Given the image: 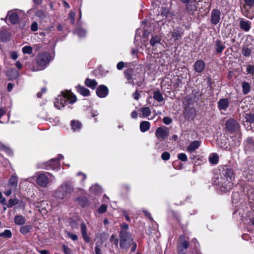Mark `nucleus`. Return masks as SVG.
Instances as JSON below:
<instances>
[{
	"label": "nucleus",
	"instance_id": "f257e3e1",
	"mask_svg": "<svg viewBox=\"0 0 254 254\" xmlns=\"http://www.w3.org/2000/svg\"><path fill=\"white\" fill-rule=\"evenodd\" d=\"M235 175L232 169L225 166L219 175H216L213 179V184L218 186L222 192L230 190L233 187Z\"/></svg>",
	"mask_w": 254,
	"mask_h": 254
},
{
	"label": "nucleus",
	"instance_id": "f03ea898",
	"mask_svg": "<svg viewBox=\"0 0 254 254\" xmlns=\"http://www.w3.org/2000/svg\"><path fill=\"white\" fill-rule=\"evenodd\" d=\"M73 190L74 187L72 183L70 181H65L56 190L54 193V197L59 203L67 202Z\"/></svg>",
	"mask_w": 254,
	"mask_h": 254
},
{
	"label": "nucleus",
	"instance_id": "7ed1b4c3",
	"mask_svg": "<svg viewBox=\"0 0 254 254\" xmlns=\"http://www.w3.org/2000/svg\"><path fill=\"white\" fill-rule=\"evenodd\" d=\"M76 101V97L70 92H62L55 99L54 106L58 109H61L68 104H73Z\"/></svg>",
	"mask_w": 254,
	"mask_h": 254
},
{
	"label": "nucleus",
	"instance_id": "20e7f679",
	"mask_svg": "<svg viewBox=\"0 0 254 254\" xmlns=\"http://www.w3.org/2000/svg\"><path fill=\"white\" fill-rule=\"evenodd\" d=\"M120 248L122 249L127 250L133 244V239L129 232L125 231H121L119 234Z\"/></svg>",
	"mask_w": 254,
	"mask_h": 254
},
{
	"label": "nucleus",
	"instance_id": "39448f33",
	"mask_svg": "<svg viewBox=\"0 0 254 254\" xmlns=\"http://www.w3.org/2000/svg\"><path fill=\"white\" fill-rule=\"evenodd\" d=\"M53 59L54 56H51L48 52H45L40 54L37 59V63L41 67L40 69H44Z\"/></svg>",
	"mask_w": 254,
	"mask_h": 254
},
{
	"label": "nucleus",
	"instance_id": "423d86ee",
	"mask_svg": "<svg viewBox=\"0 0 254 254\" xmlns=\"http://www.w3.org/2000/svg\"><path fill=\"white\" fill-rule=\"evenodd\" d=\"M18 186V177L15 174H13L10 177L7 182L8 189L4 191V193L6 196H10L12 192L15 191L17 189Z\"/></svg>",
	"mask_w": 254,
	"mask_h": 254
},
{
	"label": "nucleus",
	"instance_id": "0eeeda50",
	"mask_svg": "<svg viewBox=\"0 0 254 254\" xmlns=\"http://www.w3.org/2000/svg\"><path fill=\"white\" fill-rule=\"evenodd\" d=\"M245 4L242 9L244 15L249 19L254 17V0H244Z\"/></svg>",
	"mask_w": 254,
	"mask_h": 254
},
{
	"label": "nucleus",
	"instance_id": "6e6552de",
	"mask_svg": "<svg viewBox=\"0 0 254 254\" xmlns=\"http://www.w3.org/2000/svg\"><path fill=\"white\" fill-rule=\"evenodd\" d=\"M54 178L53 175L49 172H43L39 174L36 179V183L43 188L48 186L50 179Z\"/></svg>",
	"mask_w": 254,
	"mask_h": 254
},
{
	"label": "nucleus",
	"instance_id": "1a4fd4ad",
	"mask_svg": "<svg viewBox=\"0 0 254 254\" xmlns=\"http://www.w3.org/2000/svg\"><path fill=\"white\" fill-rule=\"evenodd\" d=\"M24 15V12L19 9H13L8 11L7 14L10 22L13 24L18 23L20 18Z\"/></svg>",
	"mask_w": 254,
	"mask_h": 254
},
{
	"label": "nucleus",
	"instance_id": "9d476101",
	"mask_svg": "<svg viewBox=\"0 0 254 254\" xmlns=\"http://www.w3.org/2000/svg\"><path fill=\"white\" fill-rule=\"evenodd\" d=\"M63 158L64 156L62 155L59 154L58 158L51 159L49 161L46 163L45 169H52L56 171L59 170L60 168L59 161Z\"/></svg>",
	"mask_w": 254,
	"mask_h": 254
},
{
	"label": "nucleus",
	"instance_id": "9b49d317",
	"mask_svg": "<svg viewBox=\"0 0 254 254\" xmlns=\"http://www.w3.org/2000/svg\"><path fill=\"white\" fill-rule=\"evenodd\" d=\"M189 247V243L185 240V237L181 236L177 244V250L178 254H186L187 250Z\"/></svg>",
	"mask_w": 254,
	"mask_h": 254
},
{
	"label": "nucleus",
	"instance_id": "f8f14e48",
	"mask_svg": "<svg viewBox=\"0 0 254 254\" xmlns=\"http://www.w3.org/2000/svg\"><path fill=\"white\" fill-rule=\"evenodd\" d=\"M227 129L230 132H234L239 130L240 125L239 123L234 119H229L226 124Z\"/></svg>",
	"mask_w": 254,
	"mask_h": 254
},
{
	"label": "nucleus",
	"instance_id": "ddd939ff",
	"mask_svg": "<svg viewBox=\"0 0 254 254\" xmlns=\"http://www.w3.org/2000/svg\"><path fill=\"white\" fill-rule=\"evenodd\" d=\"M244 125L248 130H253V127L249 124L254 123V114H246L243 119Z\"/></svg>",
	"mask_w": 254,
	"mask_h": 254
},
{
	"label": "nucleus",
	"instance_id": "4468645a",
	"mask_svg": "<svg viewBox=\"0 0 254 254\" xmlns=\"http://www.w3.org/2000/svg\"><path fill=\"white\" fill-rule=\"evenodd\" d=\"M107 238L108 236L106 233H103L101 234L100 240L97 241L96 243V246L95 247V254H102L101 247Z\"/></svg>",
	"mask_w": 254,
	"mask_h": 254
},
{
	"label": "nucleus",
	"instance_id": "2eb2a0df",
	"mask_svg": "<svg viewBox=\"0 0 254 254\" xmlns=\"http://www.w3.org/2000/svg\"><path fill=\"white\" fill-rule=\"evenodd\" d=\"M155 135L160 140H163L169 135V132L166 127H159L155 131Z\"/></svg>",
	"mask_w": 254,
	"mask_h": 254
},
{
	"label": "nucleus",
	"instance_id": "dca6fc26",
	"mask_svg": "<svg viewBox=\"0 0 254 254\" xmlns=\"http://www.w3.org/2000/svg\"><path fill=\"white\" fill-rule=\"evenodd\" d=\"M221 12L217 9H214L211 12V22L217 25L220 20Z\"/></svg>",
	"mask_w": 254,
	"mask_h": 254
},
{
	"label": "nucleus",
	"instance_id": "f3484780",
	"mask_svg": "<svg viewBox=\"0 0 254 254\" xmlns=\"http://www.w3.org/2000/svg\"><path fill=\"white\" fill-rule=\"evenodd\" d=\"M183 36V30L180 27H176L175 28L172 33L171 38V40L176 41L180 40Z\"/></svg>",
	"mask_w": 254,
	"mask_h": 254
},
{
	"label": "nucleus",
	"instance_id": "a211bd4d",
	"mask_svg": "<svg viewBox=\"0 0 254 254\" xmlns=\"http://www.w3.org/2000/svg\"><path fill=\"white\" fill-rule=\"evenodd\" d=\"M186 4V10L190 14H193V12L196 10L197 7L195 0H190V2H187Z\"/></svg>",
	"mask_w": 254,
	"mask_h": 254
},
{
	"label": "nucleus",
	"instance_id": "6ab92c4d",
	"mask_svg": "<svg viewBox=\"0 0 254 254\" xmlns=\"http://www.w3.org/2000/svg\"><path fill=\"white\" fill-rule=\"evenodd\" d=\"M108 89L106 86L101 85L97 88L96 92L98 97L104 98L108 95Z\"/></svg>",
	"mask_w": 254,
	"mask_h": 254
},
{
	"label": "nucleus",
	"instance_id": "aec40b11",
	"mask_svg": "<svg viewBox=\"0 0 254 254\" xmlns=\"http://www.w3.org/2000/svg\"><path fill=\"white\" fill-rule=\"evenodd\" d=\"M229 106L228 99L222 98L217 102V107L220 111H226Z\"/></svg>",
	"mask_w": 254,
	"mask_h": 254
},
{
	"label": "nucleus",
	"instance_id": "412c9836",
	"mask_svg": "<svg viewBox=\"0 0 254 254\" xmlns=\"http://www.w3.org/2000/svg\"><path fill=\"white\" fill-rule=\"evenodd\" d=\"M110 242L113 244L110 249L111 252L113 253L114 249H119L120 247V246H119V240L116 236L112 235L110 238Z\"/></svg>",
	"mask_w": 254,
	"mask_h": 254
},
{
	"label": "nucleus",
	"instance_id": "4be33fe9",
	"mask_svg": "<svg viewBox=\"0 0 254 254\" xmlns=\"http://www.w3.org/2000/svg\"><path fill=\"white\" fill-rule=\"evenodd\" d=\"M201 143V141L199 140L192 141L187 147L188 152L192 153L200 147Z\"/></svg>",
	"mask_w": 254,
	"mask_h": 254
},
{
	"label": "nucleus",
	"instance_id": "5701e85b",
	"mask_svg": "<svg viewBox=\"0 0 254 254\" xmlns=\"http://www.w3.org/2000/svg\"><path fill=\"white\" fill-rule=\"evenodd\" d=\"M252 23L249 20L241 18L240 19V27L242 30L245 32L249 31L251 28Z\"/></svg>",
	"mask_w": 254,
	"mask_h": 254
},
{
	"label": "nucleus",
	"instance_id": "b1692460",
	"mask_svg": "<svg viewBox=\"0 0 254 254\" xmlns=\"http://www.w3.org/2000/svg\"><path fill=\"white\" fill-rule=\"evenodd\" d=\"M194 70L196 72L200 73L202 72L205 68V64L201 60L197 61L194 65Z\"/></svg>",
	"mask_w": 254,
	"mask_h": 254
},
{
	"label": "nucleus",
	"instance_id": "393cba45",
	"mask_svg": "<svg viewBox=\"0 0 254 254\" xmlns=\"http://www.w3.org/2000/svg\"><path fill=\"white\" fill-rule=\"evenodd\" d=\"M216 51L217 53H221L225 48L224 43L219 40H217L215 42Z\"/></svg>",
	"mask_w": 254,
	"mask_h": 254
},
{
	"label": "nucleus",
	"instance_id": "a878e982",
	"mask_svg": "<svg viewBox=\"0 0 254 254\" xmlns=\"http://www.w3.org/2000/svg\"><path fill=\"white\" fill-rule=\"evenodd\" d=\"M90 191L95 195L100 194L102 192L101 187L97 184L93 185L90 188Z\"/></svg>",
	"mask_w": 254,
	"mask_h": 254
},
{
	"label": "nucleus",
	"instance_id": "bb28decb",
	"mask_svg": "<svg viewBox=\"0 0 254 254\" xmlns=\"http://www.w3.org/2000/svg\"><path fill=\"white\" fill-rule=\"evenodd\" d=\"M150 44L153 47H157L158 45L161 44V38L157 35L152 36L150 40Z\"/></svg>",
	"mask_w": 254,
	"mask_h": 254
},
{
	"label": "nucleus",
	"instance_id": "cd10ccee",
	"mask_svg": "<svg viewBox=\"0 0 254 254\" xmlns=\"http://www.w3.org/2000/svg\"><path fill=\"white\" fill-rule=\"evenodd\" d=\"M85 84L91 89H94L97 85V82L95 79L86 78L85 81Z\"/></svg>",
	"mask_w": 254,
	"mask_h": 254
},
{
	"label": "nucleus",
	"instance_id": "c85d7f7f",
	"mask_svg": "<svg viewBox=\"0 0 254 254\" xmlns=\"http://www.w3.org/2000/svg\"><path fill=\"white\" fill-rule=\"evenodd\" d=\"M76 89L78 92L84 96H87L89 95V90L84 86L78 85L76 86Z\"/></svg>",
	"mask_w": 254,
	"mask_h": 254
},
{
	"label": "nucleus",
	"instance_id": "c756f323",
	"mask_svg": "<svg viewBox=\"0 0 254 254\" xmlns=\"http://www.w3.org/2000/svg\"><path fill=\"white\" fill-rule=\"evenodd\" d=\"M141 114L140 117L141 118H147L151 114V109L148 107H143L141 109Z\"/></svg>",
	"mask_w": 254,
	"mask_h": 254
},
{
	"label": "nucleus",
	"instance_id": "7c9ffc66",
	"mask_svg": "<svg viewBox=\"0 0 254 254\" xmlns=\"http://www.w3.org/2000/svg\"><path fill=\"white\" fill-rule=\"evenodd\" d=\"M150 127V124L147 121H142L140 124V129L141 132H145L147 131Z\"/></svg>",
	"mask_w": 254,
	"mask_h": 254
},
{
	"label": "nucleus",
	"instance_id": "2f4dec72",
	"mask_svg": "<svg viewBox=\"0 0 254 254\" xmlns=\"http://www.w3.org/2000/svg\"><path fill=\"white\" fill-rule=\"evenodd\" d=\"M193 103V98L190 95H187L186 96L183 101V104L186 106H189L190 105H192Z\"/></svg>",
	"mask_w": 254,
	"mask_h": 254
},
{
	"label": "nucleus",
	"instance_id": "473e14b6",
	"mask_svg": "<svg viewBox=\"0 0 254 254\" xmlns=\"http://www.w3.org/2000/svg\"><path fill=\"white\" fill-rule=\"evenodd\" d=\"M71 126L74 131H78L81 129L82 125L78 121H72L71 122Z\"/></svg>",
	"mask_w": 254,
	"mask_h": 254
},
{
	"label": "nucleus",
	"instance_id": "72a5a7b5",
	"mask_svg": "<svg viewBox=\"0 0 254 254\" xmlns=\"http://www.w3.org/2000/svg\"><path fill=\"white\" fill-rule=\"evenodd\" d=\"M242 91L244 95L248 94L251 90L250 84L246 81H243L242 83Z\"/></svg>",
	"mask_w": 254,
	"mask_h": 254
},
{
	"label": "nucleus",
	"instance_id": "f704fd0d",
	"mask_svg": "<svg viewBox=\"0 0 254 254\" xmlns=\"http://www.w3.org/2000/svg\"><path fill=\"white\" fill-rule=\"evenodd\" d=\"M153 97L155 100L158 102H161L164 100L163 95L159 90L153 92Z\"/></svg>",
	"mask_w": 254,
	"mask_h": 254
},
{
	"label": "nucleus",
	"instance_id": "c9c22d12",
	"mask_svg": "<svg viewBox=\"0 0 254 254\" xmlns=\"http://www.w3.org/2000/svg\"><path fill=\"white\" fill-rule=\"evenodd\" d=\"M14 222L16 225H22L25 223V219L20 215H17L14 218Z\"/></svg>",
	"mask_w": 254,
	"mask_h": 254
},
{
	"label": "nucleus",
	"instance_id": "e433bc0d",
	"mask_svg": "<svg viewBox=\"0 0 254 254\" xmlns=\"http://www.w3.org/2000/svg\"><path fill=\"white\" fill-rule=\"evenodd\" d=\"M32 229V226L30 225H23L20 228V232L22 234H26L30 232Z\"/></svg>",
	"mask_w": 254,
	"mask_h": 254
},
{
	"label": "nucleus",
	"instance_id": "4c0bfd02",
	"mask_svg": "<svg viewBox=\"0 0 254 254\" xmlns=\"http://www.w3.org/2000/svg\"><path fill=\"white\" fill-rule=\"evenodd\" d=\"M252 49L247 47H243L242 50V54L246 57H249L251 56Z\"/></svg>",
	"mask_w": 254,
	"mask_h": 254
},
{
	"label": "nucleus",
	"instance_id": "58836bf2",
	"mask_svg": "<svg viewBox=\"0 0 254 254\" xmlns=\"http://www.w3.org/2000/svg\"><path fill=\"white\" fill-rule=\"evenodd\" d=\"M18 203V200L16 198H11L10 199L7 204L5 205L8 208L12 207V206L17 204Z\"/></svg>",
	"mask_w": 254,
	"mask_h": 254
},
{
	"label": "nucleus",
	"instance_id": "ea45409f",
	"mask_svg": "<svg viewBox=\"0 0 254 254\" xmlns=\"http://www.w3.org/2000/svg\"><path fill=\"white\" fill-rule=\"evenodd\" d=\"M75 32L80 38L84 37L86 34V30L80 27L77 28Z\"/></svg>",
	"mask_w": 254,
	"mask_h": 254
},
{
	"label": "nucleus",
	"instance_id": "a19ab883",
	"mask_svg": "<svg viewBox=\"0 0 254 254\" xmlns=\"http://www.w3.org/2000/svg\"><path fill=\"white\" fill-rule=\"evenodd\" d=\"M33 48L30 46H25L22 48V51L24 54H31L32 53Z\"/></svg>",
	"mask_w": 254,
	"mask_h": 254
},
{
	"label": "nucleus",
	"instance_id": "79ce46f5",
	"mask_svg": "<svg viewBox=\"0 0 254 254\" xmlns=\"http://www.w3.org/2000/svg\"><path fill=\"white\" fill-rule=\"evenodd\" d=\"M218 157L216 154H213L209 156V161L212 164H215L217 163Z\"/></svg>",
	"mask_w": 254,
	"mask_h": 254
},
{
	"label": "nucleus",
	"instance_id": "37998d69",
	"mask_svg": "<svg viewBox=\"0 0 254 254\" xmlns=\"http://www.w3.org/2000/svg\"><path fill=\"white\" fill-rule=\"evenodd\" d=\"M12 236V234L9 230H5L3 232L0 233V237H3L6 238H10Z\"/></svg>",
	"mask_w": 254,
	"mask_h": 254
},
{
	"label": "nucleus",
	"instance_id": "c03bdc74",
	"mask_svg": "<svg viewBox=\"0 0 254 254\" xmlns=\"http://www.w3.org/2000/svg\"><path fill=\"white\" fill-rule=\"evenodd\" d=\"M18 75V71L15 69H11L7 72V75L12 78H16Z\"/></svg>",
	"mask_w": 254,
	"mask_h": 254
},
{
	"label": "nucleus",
	"instance_id": "a18cd8bd",
	"mask_svg": "<svg viewBox=\"0 0 254 254\" xmlns=\"http://www.w3.org/2000/svg\"><path fill=\"white\" fill-rule=\"evenodd\" d=\"M178 158L182 161L186 162L188 160L187 156L186 154L181 153L178 154Z\"/></svg>",
	"mask_w": 254,
	"mask_h": 254
},
{
	"label": "nucleus",
	"instance_id": "49530a36",
	"mask_svg": "<svg viewBox=\"0 0 254 254\" xmlns=\"http://www.w3.org/2000/svg\"><path fill=\"white\" fill-rule=\"evenodd\" d=\"M0 150H3L5 151L8 154H11L12 153V151L10 149L7 148L2 144L1 142H0Z\"/></svg>",
	"mask_w": 254,
	"mask_h": 254
},
{
	"label": "nucleus",
	"instance_id": "de8ad7c7",
	"mask_svg": "<svg viewBox=\"0 0 254 254\" xmlns=\"http://www.w3.org/2000/svg\"><path fill=\"white\" fill-rule=\"evenodd\" d=\"M35 15L41 19H43L45 17L44 11L42 10H38L35 12Z\"/></svg>",
	"mask_w": 254,
	"mask_h": 254
},
{
	"label": "nucleus",
	"instance_id": "09e8293b",
	"mask_svg": "<svg viewBox=\"0 0 254 254\" xmlns=\"http://www.w3.org/2000/svg\"><path fill=\"white\" fill-rule=\"evenodd\" d=\"M239 194L237 192L233 193L232 201L233 204H235L239 200Z\"/></svg>",
	"mask_w": 254,
	"mask_h": 254
},
{
	"label": "nucleus",
	"instance_id": "8fccbe9b",
	"mask_svg": "<svg viewBox=\"0 0 254 254\" xmlns=\"http://www.w3.org/2000/svg\"><path fill=\"white\" fill-rule=\"evenodd\" d=\"M75 15H76L75 12L73 11H71L69 13L68 17L70 19V22L72 24H73L74 22Z\"/></svg>",
	"mask_w": 254,
	"mask_h": 254
},
{
	"label": "nucleus",
	"instance_id": "3c124183",
	"mask_svg": "<svg viewBox=\"0 0 254 254\" xmlns=\"http://www.w3.org/2000/svg\"><path fill=\"white\" fill-rule=\"evenodd\" d=\"M247 72L252 75L254 74V66L253 65H248L247 66Z\"/></svg>",
	"mask_w": 254,
	"mask_h": 254
},
{
	"label": "nucleus",
	"instance_id": "603ef678",
	"mask_svg": "<svg viewBox=\"0 0 254 254\" xmlns=\"http://www.w3.org/2000/svg\"><path fill=\"white\" fill-rule=\"evenodd\" d=\"M170 155L168 152H164L161 155V158L162 160L167 161L170 159Z\"/></svg>",
	"mask_w": 254,
	"mask_h": 254
},
{
	"label": "nucleus",
	"instance_id": "864d4df0",
	"mask_svg": "<svg viewBox=\"0 0 254 254\" xmlns=\"http://www.w3.org/2000/svg\"><path fill=\"white\" fill-rule=\"evenodd\" d=\"M107 210V206L105 204H102L98 209V212L99 213L102 214L105 212Z\"/></svg>",
	"mask_w": 254,
	"mask_h": 254
},
{
	"label": "nucleus",
	"instance_id": "5fc2aeb1",
	"mask_svg": "<svg viewBox=\"0 0 254 254\" xmlns=\"http://www.w3.org/2000/svg\"><path fill=\"white\" fill-rule=\"evenodd\" d=\"M163 123L167 125L170 124L172 122V119L168 117H164L163 119Z\"/></svg>",
	"mask_w": 254,
	"mask_h": 254
},
{
	"label": "nucleus",
	"instance_id": "6e6d98bb",
	"mask_svg": "<svg viewBox=\"0 0 254 254\" xmlns=\"http://www.w3.org/2000/svg\"><path fill=\"white\" fill-rule=\"evenodd\" d=\"M63 251L65 254H71V249L65 245L63 246Z\"/></svg>",
	"mask_w": 254,
	"mask_h": 254
},
{
	"label": "nucleus",
	"instance_id": "4d7b16f0",
	"mask_svg": "<svg viewBox=\"0 0 254 254\" xmlns=\"http://www.w3.org/2000/svg\"><path fill=\"white\" fill-rule=\"evenodd\" d=\"M66 234L68 237L73 241H76L77 239V236L75 234H72L70 232H67Z\"/></svg>",
	"mask_w": 254,
	"mask_h": 254
},
{
	"label": "nucleus",
	"instance_id": "13d9d810",
	"mask_svg": "<svg viewBox=\"0 0 254 254\" xmlns=\"http://www.w3.org/2000/svg\"><path fill=\"white\" fill-rule=\"evenodd\" d=\"M38 29V24L36 22H34L31 26V29L32 31H36Z\"/></svg>",
	"mask_w": 254,
	"mask_h": 254
},
{
	"label": "nucleus",
	"instance_id": "bf43d9fd",
	"mask_svg": "<svg viewBox=\"0 0 254 254\" xmlns=\"http://www.w3.org/2000/svg\"><path fill=\"white\" fill-rule=\"evenodd\" d=\"M0 203L3 206L6 204V199L3 196L2 193L0 191Z\"/></svg>",
	"mask_w": 254,
	"mask_h": 254
},
{
	"label": "nucleus",
	"instance_id": "052dcab7",
	"mask_svg": "<svg viewBox=\"0 0 254 254\" xmlns=\"http://www.w3.org/2000/svg\"><path fill=\"white\" fill-rule=\"evenodd\" d=\"M10 58L13 60H16L18 58V55L17 53L15 51L11 52Z\"/></svg>",
	"mask_w": 254,
	"mask_h": 254
},
{
	"label": "nucleus",
	"instance_id": "680f3d73",
	"mask_svg": "<svg viewBox=\"0 0 254 254\" xmlns=\"http://www.w3.org/2000/svg\"><path fill=\"white\" fill-rule=\"evenodd\" d=\"M142 32V30L141 29H137L136 31V33L135 35V40H138V38H140L141 33Z\"/></svg>",
	"mask_w": 254,
	"mask_h": 254
},
{
	"label": "nucleus",
	"instance_id": "e2e57ef3",
	"mask_svg": "<svg viewBox=\"0 0 254 254\" xmlns=\"http://www.w3.org/2000/svg\"><path fill=\"white\" fill-rule=\"evenodd\" d=\"M81 234L87 233L86 226L83 223L81 224Z\"/></svg>",
	"mask_w": 254,
	"mask_h": 254
},
{
	"label": "nucleus",
	"instance_id": "0e129e2a",
	"mask_svg": "<svg viewBox=\"0 0 254 254\" xmlns=\"http://www.w3.org/2000/svg\"><path fill=\"white\" fill-rule=\"evenodd\" d=\"M82 235L84 240L86 242L89 243L90 241V239L89 237L88 236L87 233L82 234Z\"/></svg>",
	"mask_w": 254,
	"mask_h": 254
},
{
	"label": "nucleus",
	"instance_id": "69168bd1",
	"mask_svg": "<svg viewBox=\"0 0 254 254\" xmlns=\"http://www.w3.org/2000/svg\"><path fill=\"white\" fill-rule=\"evenodd\" d=\"M82 235L84 240L86 242L89 243L90 241V239L89 237L88 236L87 233L82 234Z\"/></svg>",
	"mask_w": 254,
	"mask_h": 254
},
{
	"label": "nucleus",
	"instance_id": "338daca9",
	"mask_svg": "<svg viewBox=\"0 0 254 254\" xmlns=\"http://www.w3.org/2000/svg\"><path fill=\"white\" fill-rule=\"evenodd\" d=\"M124 66H125V63H124L123 62H119L117 65V67L118 69H119V70L122 69L124 67Z\"/></svg>",
	"mask_w": 254,
	"mask_h": 254
},
{
	"label": "nucleus",
	"instance_id": "774afa93",
	"mask_svg": "<svg viewBox=\"0 0 254 254\" xmlns=\"http://www.w3.org/2000/svg\"><path fill=\"white\" fill-rule=\"evenodd\" d=\"M61 2L62 3V4L63 5V6L65 8V9H68L70 8V5L69 4L64 0H61Z\"/></svg>",
	"mask_w": 254,
	"mask_h": 254
}]
</instances>
